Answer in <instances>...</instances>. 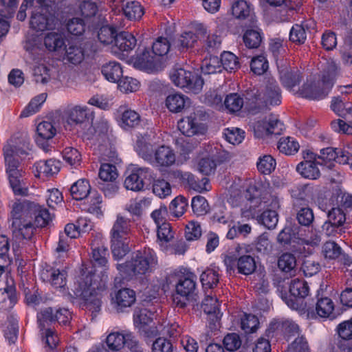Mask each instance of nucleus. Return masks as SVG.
Segmentation results:
<instances>
[{"label": "nucleus", "mask_w": 352, "mask_h": 352, "mask_svg": "<svg viewBox=\"0 0 352 352\" xmlns=\"http://www.w3.org/2000/svg\"><path fill=\"white\" fill-rule=\"evenodd\" d=\"M62 157L65 162L71 167L76 168L80 166L82 157L79 151L74 147H66L62 151Z\"/></svg>", "instance_id": "obj_54"}, {"label": "nucleus", "mask_w": 352, "mask_h": 352, "mask_svg": "<svg viewBox=\"0 0 352 352\" xmlns=\"http://www.w3.org/2000/svg\"><path fill=\"white\" fill-rule=\"evenodd\" d=\"M157 263L156 254L151 248H144L132 252L124 263L116 265L119 275L114 279L115 286L120 287L138 276L149 274Z\"/></svg>", "instance_id": "obj_3"}, {"label": "nucleus", "mask_w": 352, "mask_h": 352, "mask_svg": "<svg viewBox=\"0 0 352 352\" xmlns=\"http://www.w3.org/2000/svg\"><path fill=\"white\" fill-rule=\"evenodd\" d=\"M304 160L300 162L296 166V171L304 178L309 179H316L320 175L318 167L319 164L317 161L316 155L309 150L302 151Z\"/></svg>", "instance_id": "obj_18"}, {"label": "nucleus", "mask_w": 352, "mask_h": 352, "mask_svg": "<svg viewBox=\"0 0 352 352\" xmlns=\"http://www.w3.org/2000/svg\"><path fill=\"white\" fill-rule=\"evenodd\" d=\"M128 173L124 186L126 189L134 192L144 190L153 179V172L149 168L133 166Z\"/></svg>", "instance_id": "obj_12"}, {"label": "nucleus", "mask_w": 352, "mask_h": 352, "mask_svg": "<svg viewBox=\"0 0 352 352\" xmlns=\"http://www.w3.org/2000/svg\"><path fill=\"white\" fill-rule=\"evenodd\" d=\"M61 162L56 159L40 160L34 165L35 176L48 178L56 175L60 170Z\"/></svg>", "instance_id": "obj_26"}, {"label": "nucleus", "mask_w": 352, "mask_h": 352, "mask_svg": "<svg viewBox=\"0 0 352 352\" xmlns=\"http://www.w3.org/2000/svg\"><path fill=\"white\" fill-rule=\"evenodd\" d=\"M118 34V30L116 25H102L98 32V38L103 44H111Z\"/></svg>", "instance_id": "obj_52"}, {"label": "nucleus", "mask_w": 352, "mask_h": 352, "mask_svg": "<svg viewBox=\"0 0 352 352\" xmlns=\"http://www.w3.org/2000/svg\"><path fill=\"white\" fill-rule=\"evenodd\" d=\"M195 288V276L193 273L188 272L179 278L176 285V292L180 296L187 297L194 293Z\"/></svg>", "instance_id": "obj_37"}, {"label": "nucleus", "mask_w": 352, "mask_h": 352, "mask_svg": "<svg viewBox=\"0 0 352 352\" xmlns=\"http://www.w3.org/2000/svg\"><path fill=\"white\" fill-rule=\"evenodd\" d=\"M217 166V161L212 157H203L197 164V170L201 174L209 176L214 174Z\"/></svg>", "instance_id": "obj_64"}, {"label": "nucleus", "mask_w": 352, "mask_h": 352, "mask_svg": "<svg viewBox=\"0 0 352 352\" xmlns=\"http://www.w3.org/2000/svg\"><path fill=\"white\" fill-rule=\"evenodd\" d=\"M113 43V52L118 56H124L135 48L137 39L131 33L123 31L116 36Z\"/></svg>", "instance_id": "obj_23"}, {"label": "nucleus", "mask_w": 352, "mask_h": 352, "mask_svg": "<svg viewBox=\"0 0 352 352\" xmlns=\"http://www.w3.org/2000/svg\"><path fill=\"white\" fill-rule=\"evenodd\" d=\"M316 298L314 306L307 309L308 316H311L312 318L318 316L325 319L334 318L335 305L332 299L320 294V291H318Z\"/></svg>", "instance_id": "obj_17"}, {"label": "nucleus", "mask_w": 352, "mask_h": 352, "mask_svg": "<svg viewBox=\"0 0 352 352\" xmlns=\"http://www.w3.org/2000/svg\"><path fill=\"white\" fill-rule=\"evenodd\" d=\"M270 203L266 204L270 209L263 211L258 217V221L268 229H273L276 227L278 219V213L276 211L280 207L279 200L275 196H270Z\"/></svg>", "instance_id": "obj_25"}, {"label": "nucleus", "mask_w": 352, "mask_h": 352, "mask_svg": "<svg viewBox=\"0 0 352 352\" xmlns=\"http://www.w3.org/2000/svg\"><path fill=\"white\" fill-rule=\"evenodd\" d=\"M334 84V77L331 74H323L321 82H306L299 90V94L309 100H322L330 93Z\"/></svg>", "instance_id": "obj_11"}, {"label": "nucleus", "mask_w": 352, "mask_h": 352, "mask_svg": "<svg viewBox=\"0 0 352 352\" xmlns=\"http://www.w3.org/2000/svg\"><path fill=\"white\" fill-rule=\"evenodd\" d=\"M201 72L204 74L219 73L222 71L221 61L217 56L205 58L201 65Z\"/></svg>", "instance_id": "obj_55"}, {"label": "nucleus", "mask_w": 352, "mask_h": 352, "mask_svg": "<svg viewBox=\"0 0 352 352\" xmlns=\"http://www.w3.org/2000/svg\"><path fill=\"white\" fill-rule=\"evenodd\" d=\"M3 155L10 186L15 195H23L19 170L20 158L12 155V151L9 146L3 147Z\"/></svg>", "instance_id": "obj_13"}, {"label": "nucleus", "mask_w": 352, "mask_h": 352, "mask_svg": "<svg viewBox=\"0 0 352 352\" xmlns=\"http://www.w3.org/2000/svg\"><path fill=\"white\" fill-rule=\"evenodd\" d=\"M292 197L296 199L309 202L314 199L315 189L309 184H300L292 190Z\"/></svg>", "instance_id": "obj_48"}, {"label": "nucleus", "mask_w": 352, "mask_h": 352, "mask_svg": "<svg viewBox=\"0 0 352 352\" xmlns=\"http://www.w3.org/2000/svg\"><path fill=\"white\" fill-rule=\"evenodd\" d=\"M252 11L250 1H234L232 6V14L236 19H245Z\"/></svg>", "instance_id": "obj_57"}, {"label": "nucleus", "mask_w": 352, "mask_h": 352, "mask_svg": "<svg viewBox=\"0 0 352 352\" xmlns=\"http://www.w3.org/2000/svg\"><path fill=\"white\" fill-rule=\"evenodd\" d=\"M157 316V313L155 308L135 309L133 314L134 324L145 338H153L159 333L160 330L153 322Z\"/></svg>", "instance_id": "obj_9"}, {"label": "nucleus", "mask_w": 352, "mask_h": 352, "mask_svg": "<svg viewBox=\"0 0 352 352\" xmlns=\"http://www.w3.org/2000/svg\"><path fill=\"white\" fill-rule=\"evenodd\" d=\"M175 162L173 151L168 146H161L155 151L151 164L159 167H169Z\"/></svg>", "instance_id": "obj_31"}, {"label": "nucleus", "mask_w": 352, "mask_h": 352, "mask_svg": "<svg viewBox=\"0 0 352 352\" xmlns=\"http://www.w3.org/2000/svg\"><path fill=\"white\" fill-rule=\"evenodd\" d=\"M4 146H9L12 151V155L21 160L28 157L31 151L30 140L26 138H23L21 140L15 142L12 144L8 143Z\"/></svg>", "instance_id": "obj_47"}, {"label": "nucleus", "mask_w": 352, "mask_h": 352, "mask_svg": "<svg viewBox=\"0 0 352 352\" xmlns=\"http://www.w3.org/2000/svg\"><path fill=\"white\" fill-rule=\"evenodd\" d=\"M327 217L328 220L322 226V232L328 236H335L346 221L345 214L339 208H332L328 210Z\"/></svg>", "instance_id": "obj_22"}, {"label": "nucleus", "mask_w": 352, "mask_h": 352, "mask_svg": "<svg viewBox=\"0 0 352 352\" xmlns=\"http://www.w3.org/2000/svg\"><path fill=\"white\" fill-rule=\"evenodd\" d=\"M208 114L202 107L197 108L189 116L178 121L177 128L187 137L204 135L208 129L207 125L204 122L208 119Z\"/></svg>", "instance_id": "obj_7"}, {"label": "nucleus", "mask_w": 352, "mask_h": 352, "mask_svg": "<svg viewBox=\"0 0 352 352\" xmlns=\"http://www.w3.org/2000/svg\"><path fill=\"white\" fill-rule=\"evenodd\" d=\"M17 302L16 289L13 286H7L0 289V308L12 309Z\"/></svg>", "instance_id": "obj_45"}, {"label": "nucleus", "mask_w": 352, "mask_h": 352, "mask_svg": "<svg viewBox=\"0 0 352 352\" xmlns=\"http://www.w3.org/2000/svg\"><path fill=\"white\" fill-rule=\"evenodd\" d=\"M131 230L129 219L118 215L111 230V252L116 260L122 258L129 251L127 238Z\"/></svg>", "instance_id": "obj_6"}, {"label": "nucleus", "mask_w": 352, "mask_h": 352, "mask_svg": "<svg viewBox=\"0 0 352 352\" xmlns=\"http://www.w3.org/2000/svg\"><path fill=\"white\" fill-rule=\"evenodd\" d=\"M65 53L63 59L67 62L78 65L86 58H92L98 50L97 43L94 40H87L80 45L71 44L65 47Z\"/></svg>", "instance_id": "obj_10"}, {"label": "nucleus", "mask_w": 352, "mask_h": 352, "mask_svg": "<svg viewBox=\"0 0 352 352\" xmlns=\"http://www.w3.org/2000/svg\"><path fill=\"white\" fill-rule=\"evenodd\" d=\"M221 69L229 72L238 69L240 67L238 57L230 52H223L219 58Z\"/></svg>", "instance_id": "obj_56"}, {"label": "nucleus", "mask_w": 352, "mask_h": 352, "mask_svg": "<svg viewBox=\"0 0 352 352\" xmlns=\"http://www.w3.org/2000/svg\"><path fill=\"white\" fill-rule=\"evenodd\" d=\"M301 79V73L297 68L283 69L280 72V82L283 87L287 89H292L299 85Z\"/></svg>", "instance_id": "obj_39"}, {"label": "nucleus", "mask_w": 352, "mask_h": 352, "mask_svg": "<svg viewBox=\"0 0 352 352\" xmlns=\"http://www.w3.org/2000/svg\"><path fill=\"white\" fill-rule=\"evenodd\" d=\"M67 272L65 268L51 267L41 273V278L49 281L55 288H63L67 283Z\"/></svg>", "instance_id": "obj_34"}, {"label": "nucleus", "mask_w": 352, "mask_h": 352, "mask_svg": "<svg viewBox=\"0 0 352 352\" xmlns=\"http://www.w3.org/2000/svg\"><path fill=\"white\" fill-rule=\"evenodd\" d=\"M136 300V294L134 290L129 288L119 289L113 298V303L118 311L122 312L124 309L131 307Z\"/></svg>", "instance_id": "obj_30"}, {"label": "nucleus", "mask_w": 352, "mask_h": 352, "mask_svg": "<svg viewBox=\"0 0 352 352\" xmlns=\"http://www.w3.org/2000/svg\"><path fill=\"white\" fill-rule=\"evenodd\" d=\"M309 287L307 283L299 278L293 279L289 285V296L283 297L287 306L294 310L300 309L302 299L308 296Z\"/></svg>", "instance_id": "obj_15"}, {"label": "nucleus", "mask_w": 352, "mask_h": 352, "mask_svg": "<svg viewBox=\"0 0 352 352\" xmlns=\"http://www.w3.org/2000/svg\"><path fill=\"white\" fill-rule=\"evenodd\" d=\"M349 153V149L327 147L320 150V155H316V158L320 160L318 161V164L331 168L333 162L340 164H345L346 162H348Z\"/></svg>", "instance_id": "obj_19"}, {"label": "nucleus", "mask_w": 352, "mask_h": 352, "mask_svg": "<svg viewBox=\"0 0 352 352\" xmlns=\"http://www.w3.org/2000/svg\"><path fill=\"white\" fill-rule=\"evenodd\" d=\"M281 91L277 82L274 80H269L265 89L255 95V102L258 104L276 106L281 103Z\"/></svg>", "instance_id": "obj_20"}, {"label": "nucleus", "mask_w": 352, "mask_h": 352, "mask_svg": "<svg viewBox=\"0 0 352 352\" xmlns=\"http://www.w3.org/2000/svg\"><path fill=\"white\" fill-rule=\"evenodd\" d=\"M276 160L270 155H265L258 158L256 166L258 170L263 175H270L276 167Z\"/></svg>", "instance_id": "obj_61"}, {"label": "nucleus", "mask_w": 352, "mask_h": 352, "mask_svg": "<svg viewBox=\"0 0 352 352\" xmlns=\"http://www.w3.org/2000/svg\"><path fill=\"white\" fill-rule=\"evenodd\" d=\"M124 16L129 20H139L144 14V10L140 1H127L123 8Z\"/></svg>", "instance_id": "obj_51"}, {"label": "nucleus", "mask_w": 352, "mask_h": 352, "mask_svg": "<svg viewBox=\"0 0 352 352\" xmlns=\"http://www.w3.org/2000/svg\"><path fill=\"white\" fill-rule=\"evenodd\" d=\"M95 274L82 273L74 284L72 289L75 298L82 301L85 309L92 313H98L101 307L102 292L104 286L95 280Z\"/></svg>", "instance_id": "obj_4"}, {"label": "nucleus", "mask_w": 352, "mask_h": 352, "mask_svg": "<svg viewBox=\"0 0 352 352\" xmlns=\"http://www.w3.org/2000/svg\"><path fill=\"white\" fill-rule=\"evenodd\" d=\"M226 140L231 144H239L245 138V131L239 128L232 127L224 130Z\"/></svg>", "instance_id": "obj_63"}, {"label": "nucleus", "mask_w": 352, "mask_h": 352, "mask_svg": "<svg viewBox=\"0 0 352 352\" xmlns=\"http://www.w3.org/2000/svg\"><path fill=\"white\" fill-rule=\"evenodd\" d=\"M94 119V113L90 108L85 105H76L67 111L65 127L72 130L83 125L88 127L91 133L94 131L101 138H105L109 128L107 122H101L95 129L92 127Z\"/></svg>", "instance_id": "obj_5"}, {"label": "nucleus", "mask_w": 352, "mask_h": 352, "mask_svg": "<svg viewBox=\"0 0 352 352\" xmlns=\"http://www.w3.org/2000/svg\"><path fill=\"white\" fill-rule=\"evenodd\" d=\"M177 177L184 185L195 191L201 192L209 190V179L207 177L199 179L191 173L182 171L177 173Z\"/></svg>", "instance_id": "obj_28"}, {"label": "nucleus", "mask_w": 352, "mask_h": 352, "mask_svg": "<svg viewBox=\"0 0 352 352\" xmlns=\"http://www.w3.org/2000/svg\"><path fill=\"white\" fill-rule=\"evenodd\" d=\"M134 65L140 69L153 73L158 69L160 66L159 58H157L148 48H145L140 54H138Z\"/></svg>", "instance_id": "obj_24"}, {"label": "nucleus", "mask_w": 352, "mask_h": 352, "mask_svg": "<svg viewBox=\"0 0 352 352\" xmlns=\"http://www.w3.org/2000/svg\"><path fill=\"white\" fill-rule=\"evenodd\" d=\"M38 326L41 330L45 324L57 321L60 324L67 325L72 319V312L67 308H58L54 311L53 308L47 307L41 311L37 316Z\"/></svg>", "instance_id": "obj_16"}, {"label": "nucleus", "mask_w": 352, "mask_h": 352, "mask_svg": "<svg viewBox=\"0 0 352 352\" xmlns=\"http://www.w3.org/2000/svg\"><path fill=\"white\" fill-rule=\"evenodd\" d=\"M70 193L74 199L82 200L88 197L91 192V186L87 179H80L70 187Z\"/></svg>", "instance_id": "obj_43"}, {"label": "nucleus", "mask_w": 352, "mask_h": 352, "mask_svg": "<svg viewBox=\"0 0 352 352\" xmlns=\"http://www.w3.org/2000/svg\"><path fill=\"white\" fill-rule=\"evenodd\" d=\"M102 74L105 79L111 82H116L122 77V68L116 61H109L102 67Z\"/></svg>", "instance_id": "obj_42"}, {"label": "nucleus", "mask_w": 352, "mask_h": 352, "mask_svg": "<svg viewBox=\"0 0 352 352\" xmlns=\"http://www.w3.org/2000/svg\"><path fill=\"white\" fill-rule=\"evenodd\" d=\"M189 102L188 97L179 93L170 94L166 99V106L173 113L181 112Z\"/></svg>", "instance_id": "obj_38"}, {"label": "nucleus", "mask_w": 352, "mask_h": 352, "mask_svg": "<svg viewBox=\"0 0 352 352\" xmlns=\"http://www.w3.org/2000/svg\"><path fill=\"white\" fill-rule=\"evenodd\" d=\"M243 98L236 93L227 95L224 100L225 107L230 113L239 111L243 107Z\"/></svg>", "instance_id": "obj_59"}, {"label": "nucleus", "mask_w": 352, "mask_h": 352, "mask_svg": "<svg viewBox=\"0 0 352 352\" xmlns=\"http://www.w3.org/2000/svg\"><path fill=\"white\" fill-rule=\"evenodd\" d=\"M200 281L204 290L214 288L219 281V269L215 266L206 268L200 276Z\"/></svg>", "instance_id": "obj_40"}, {"label": "nucleus", "mask_w": 352, "mask_h": 352, "mask_svg": "<svg viewBox=\"0 0 352 352\" xmlns=\"http://www.w3.org/2000/svg\"><path fill=\"white\" fill-rule=\"evenodd\" d=\"M293 1H261L262 7H266L267 5L272 8L274 12H279L281 18L287 19L292 17L297 10L300 8L301 4L296 5L294 7L292 3Z\"/></svg>", "instance_id": "obj_32"}, {"label": "nucleus", "mask_w": 352, "mask_h": 352, "mask_svg": "<svg viewBox=\"0 0 352 352\" xmlns=\"http://www.w3.org/2000/svg\"><path fill=\"white\" fill-rule=\"evenodd\" d=\"M221 37L217 34H209L206 35V32L200 34L199 42L202 48L208 53H212L218 50L221 44Z\"/></svg>", "instance_id": "obj_44"}, {"label": "nucleus", "mask_w": 352, "mask_h": 352, "mask_svg": "<svg viewBox=\"0 0 352 352\" xmlns=\"http://www.w3.org/2000/svg\"><path fill=\"white\" fill-rule=\"evenodd\" d=\"M198 40H199V35L189 31L182 34L177 38L176 43L177 47L184 50L194 47L195 43H198Z\"/></svg>", "instance_id": "obj_62"}, {"label": "nucleus", "mask_w": 352, "mask_h": 352, "mask_svg": "<svg viewBox=\"0 0 352 352\" xmlns=\"http://www.w3.org/2000/svg\"><path fill=\"white\" fill-rule=\"evenodd\" d=\"M301 228L298 226L297 245L316 246L320 241V237L316 230L310 226Z\"/></svg>", "instance_id": "obj_36"}, {"label": "nucleus", "mask_w": 352, "mask_h": 352, "mask_svg": "<svg viewBox=\"0 0 352 352\" xmlns=\"http://www.w3.org/2000/svg\"><path fill=\"white\" fill-rule=\"evenodd\" d=\"M18 1H0V37L4 36L10 28L8 19L13 17Z\"/></svg>", "instance_id": "obj_29"}, {"label": "nucleus", "mask_w": 352, "mask_h": 352, "mask_svg": "<svg viewBox=\"0 0 352 352\" xmlns=\"http://www.w3.org/2000/svg\"><path fill=\"white\" fill-rule=\"evenodd\" d=\"M298 226L292 223L287 224L278 235V242L282 245L297 244Z\"/></svg>", "instance_id": "obj_41"}, {"label": "nucleus", "mask_w": 352, "mask_h": 352, "mask_svg": "<svg viewBox=\"0 0 352 352\" xmlns=\"http://www.w3.org/2000/svg\"><path fill=\"white\" fill-rule=\"evenodd\" d=\"M223 262L230 274L237 270L239 274L250 275L256 267L255 259L250 255H242L236 258L234 254H229L225 256Z\"/></svg>", "instance_id": "obj_14"}, {"label": "nucleus", "mask_w": 352, "mask_h": 352, "mask_svg": "<svg viewBox=\"0 0 352 352\" xmlns=\"http://www.w3.org/2000/svg\"><path fill=\"white\" fill-rule=\"evenodd\" d=\"M170 77L175 86L184 89L186 91L198 94L203 88L201 77L184 68L173 69Z\"/></svg>", "instance_id": "obj_8"}, {"label": "nucleus", "mask_w": 352, "mask_h": 352, "mask_svg": "<svg viewBox=\"0 0 352 352\" xmlns=\"http://www.w3.org/2000/svg\"><path fill=\"white\" fill-rule=\"evenodd\" d=\"M106 344L111 351H118L124 346V336L122 332H112L106 338Z\"/></svg>", "instance_id": "obj_58"}, {"label": "nucleus", "mask_w": 352, "mask_h": 352, "mask_svg": "<svg viewBox=\"0 0 352 352\" xmlns=\"http://www.w3.org/2000/svg\"><path fill=\"white\" fill-rule=\"evenodd\" d=\"M262 34L261 30H247L243 36L245 46L250 49L258 47L262 41Z\"/></svg>", "instance_id": "obj_53"}, {"label": "nucleus", "mask_w": 352, "mask_h": 352, "mask_svg": "<svg viewBox=\"0 0 352 352\" xmlns=\"http://www.w3.org/2000/svg\"><path fill=\"white\" fill-rule=\"evenodd\" d=\"M188 204V200L184 197H176L169 205L170 214L175 217L182 216L186 211Z\"/></svg>", "instance_id": "obj_60"}, {"label": "nucleus", "mask_w": 352, "mask_h": 352, "mask_svg": "<svg viewBox=\"0 0 352 352\" xmlns=\"http://www.w3.org/2000/svg\"><path fill=\"white\" fill-rule=\"evenodd\" d=\"M277 148L280 153L292 155L298 152L300 145L294 138L283 137L279 140Z\"/></svg>", "instance_id": "obj_50"}, {"label": "nucleus", "mask_w": 352, "mask_h": 352, "mask_svg": "<svg viewBox=\"0 0 352 352\" xmlns=\"http://www.w3.org/2000/svg\"><path fill=\"white\" fill-rule=\"evenodd\" d=\"M134 148L140 157L151 164L155 151L153 145L148 142L147 135H138Z\"/></svg>", "instance_id": "obj_35"}, {"label": "nucleus", "mask_w": 352, "mask_h": 352, "mask_svg": "<svg viewBox=\"0 0 352 352\" xmlns=\"http://www.w3.org/2000/svg\"><path fill=\"white\" fill-rule=\"evenodd\" d=\"M46 98L47 94L45 93L40 94L33 98L25 108L21 112L20 117L27 118L38 111L42 104L46 100Z\"/></svg>", "instance_id": "obj_49"}, {"label": "nucleus", "mask_w": 352, "mask_h": 352, "mask_svg": "<svg viewBox=\"0 0 352 352\" xmlns=\"http://www.w3.org/2000/svg\"><path fill=\"white\" fill-rule=\"evenodd\" d=\"M12 227L16 237L31 239L35 227L43 228L52 221V214L44 206L30 202H14L11 212Z\"/></svg>", "instance_id": "obj_1"}, {"label": "nucleus", "mask_w": 352, "mask_h": 352, "mask_svg": "<svg viewBox=\"0 0 352 352\" xmlns=\"http://www.w3.org/2000/svg\"><path fill=\"white\" fill-rule=\"evenodd\" d=\"M36 131L38 134L35 140L36 144L44 151H49L50 146L48 141L56 135V128L51 122L43 121L38 124Z\"/></svg>", "instance_id": "obj_27"}, {"label": "nucleus", "mask_w": 352, "mask_h": 352, "mask_svg": "<svg viewBox=\"0 0 352 352\" xmlns=\"http://www.w3.org/2000/svg\"><path fill=\"white\" fill-rule=\"evenodd\" d=\"M221 304L217 298L206 295L202 302L204 311L208 315L209 327L215 330L219 327L223 313L220 310Z\"/></svg>", "instance_id": "obj_21"}, {"label": "nucleus", "mask_w": 352, "mask_h": 352, "mask_svg": "<svg viewBox=\"0 0 352 352\" xmlns=\"http://www.w3.org/2000/svg\"><path fill=\"white\" fill-rule=\"evenodd\" d=\"M118 121L120 127L125 131L138 129L142 125L141 116L138 112L131 109L124 110Z\"/></svg>", "instance_id": "obj_33"}, {"label": "nucleus", "mask_w": 352, "mask_h": 352, "mask_svg": "<svg viewBox=\"0 0 352 352\" xmlns=\"http://www.w3.org/2000/svg\"><path fill=\"white\" fill-rule=\"evenodd\" d=\"M63 1H23L16 14V19L23 21L26 18V10L31 13L30 25L36 31L54 30L60 25L65 17L61 7Z\"/></svg>", "instance_id": "obj_2"}, {"label": "nucleus", "mask_w": 352, "mask_h": 352, "mask_svg": "<svg viewBox=\"0 0 352 352\" xmlns=\"http://www.w3.org/2000/svg\"><path fill=\"white\" fill-rule=\"evenodd\" d=\"M44 44L49 51L58 52L65 47V37L58 32H49L45 36Z\"/></svg>", "instance_id": "obj_46"}]
</instances>
